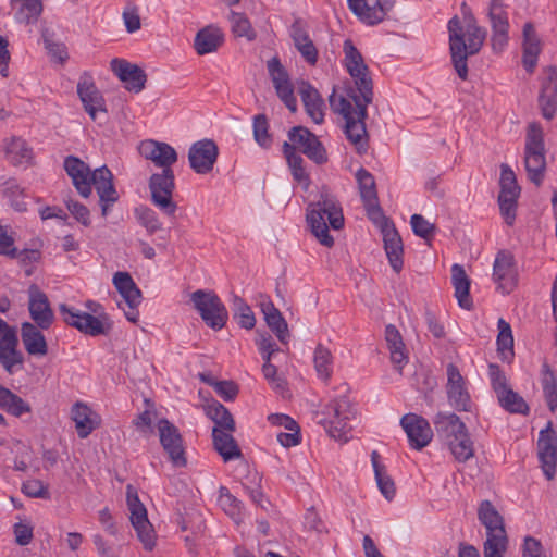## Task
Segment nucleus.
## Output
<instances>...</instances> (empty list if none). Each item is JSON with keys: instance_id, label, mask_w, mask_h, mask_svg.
Listing matches in <instances>:
<instances>
[{"instance_id": "f257e3e1", "label": "nucleus", "mask_w": 557, "mask_h": 557, "mask_svg": "<svg viewBox=\"0 0 557 557\" xmlns=\"http://www.w3.org/2000/svg\"><path fill=\"white\" fill-rule=\"evenodd\" d=\"M64 170L82 197L88 198L91 195L92 186L95 187L99 196L101 215L106 218L119 200L112 172L106 165L91 172L84 161L74 156L65 158Z\"/></svg>"}, {"instance_id": "f03ea898", "label": "nucleus", "mask_w": 557, "mask_h": 557, "mask_svg": "<svg viewBox=\"0 0 557 557\" xmlns=\"http://www.w3.org/2000/svg\"><path fill=\"white\" fill-rule=\"evenodd\" d=\"M467 10L468 7L463 2L466 29L457 15L448 22L451 63L462 81L468 78V58L479 53L486 37V30L476 24L475 17L471 13L468 14Z\"/></svg>"}, {"instance_id": "7ed1b4c3", "label": "nucleus", "mask_w": 557, "mask_h": 557, "mask_svg": "<svg viewBox=\"0 0 557 557\" xmlns=\"http://www.w3.org/2000/svg\"><path fill=\"white\" fill-rule=\"evenodd\" d=\"M330 106L335 113L341 114L345 120V134L348 140L356 146L359 153L368 149V132L366 119L368 117L366 102L356 94V90L348 88L345 96H337L335 91L330 96Z\"/></svg>"}, {"instance_id": "20e7f679", "label": "nucleus", "mask_w": 557, "mask_h": 557, "mask_svg": "<svg viewBox=\"0 0 557 557\" xmlns=\"http://www.w3.org/2000/svg\"><path fill=\"white\" fill-rule=\"evenodd\" d=\"M311 233L325 247L334 245L330 235L329 225L337 231L344 226V215L338 201L327 190L323 189L320 199L307 208L306 215Z\"/></svg>"}, {"instance_id": "39448f33", "label": "nucleus", "mask_w": 557, "mask_h": 557, "mask_svg": "<svg viewBox=\"0 0 557 557\" xmlns=\"http://www.w3.org/2000/svg\"><path fill=\"white\" fill-rule=\"evenodd\" d=\"M342 392H348L346 384L342 386ZM352 416L354 409L346 394L334 397L321 410L314 412V419L327 434L334 440L344 442L348 441V434L351 431L349 421Z\"/></svg>"}, {"instance_id": "423d86ee", "label": "nucleus", "mask_w": 557, "mask_h": 557, "mask_svg": "<svg viewBox=\"0 0 557 557\" xmlns=\"http://www.w3.org/2000/svg\"><path fill=\"white\" fill-rule=\"evenodd\" d=\"M342 392H348L346 384L342 386ZM352 416L354 409L346 394L334 397L321 410L314 412V419L327 434L334 440L344 442L348 441V434L351 431L349 421Z\"/></svg>"}, {"instance_id": "0eeeda50", "label": "nucleus", "mask_w": 557, "mask_h": 557, "mask_svg": "<svg viewBox=\"0 0 557 557\" xmlns=\"http://www.w3.org/2000/svg\"><path fill=\"white\" fill-rule=\"evenodd\" d=\"M524 166L529 180L536 186H540L546 170V159L543 129L539 123H531L528 127L524 147Z\"/></svg>"}, {"instance_id": "6e6552de", "label": "nucleus", "mask_w": 557, "mask_h": 557, "mask_svg": "<svg viewBox=\"0 0 557 557\" xmlns=\"http://www.w3.org/2000/svg\"><path fill=\"white\" fill-rule=\"evenodd\" d=\"M344 53H345V66L352 77L356 94L361 98H364L366 102H372L373 100V83L369 76V69L363 61V57L360 51L356 48L350 39L344 41Z\"/></svg>"}, {"instance_id": "1a4fd4ad", "label": "nucleus", "mask_w": 557, "mask_h": 557, "mask_svg": "<svg viewBox=\"0 0 557 557\" xmlns=\"http://www.w3.org/2000/svg\"><path fill=\"white\" fill-rule=\"evenodd\" d=\"M190 301L202 321L213 330L225 326L228 312L220 297L213 290L197 289L190 295Z\"/></svg>"}, {"instance_id": "9d476101", "label": "nucleus", "mask_w": 557, "mask_h": 557, "mask_svg": "<svg viewBox=\"0 0 557 557\" xmlns=\"http://www.w3.org/2000/svg\"><path fill=\"white\" fill-rule=\"evenodd\" d=\"M59 311L67 325L88 336L107 335L112 329V324L106 314L96 317L65 304L59 306Z\"/></svg>"}, {"instance_id": "9b49d317", "label": "nucleus", "mask_w": 557, "mask_h": 557, "mask_svg": "<svg viewBox=\"0 0 557 557\" xmlns=\"http://www.w3.org/2000/svg\"><path fill=\"white\" fill-rule=\"evenodd\" d=\"M174 189L175 176L172 169L153 173L149 178L151 202L168 216H174L177 210V205L173 200Z\"/></svg>"}, {"instance_id": "f8f14e48", "label": "nucleus", "mask_w": 557, "mask_h": 557, "mask_svg": "<svg viewBox=\"0 0 557 557\" xmlns=\"http://www.w3.org/2000/svg\"><path fill=\"white\" fill-rule=\"evenodd\" d=\"M126 502L129 510V520L138 540L145 549L152 550L156 545V533L147 517V509L139 500L137 491L128 484L126 486Z\"/></svg>"}, {"instance_id": "ddd939ff", "label": "nucleus", "mask_w": 557, "mask_h": 557, "mask_svg": "<svg viewBox=\"0 0 557 557\" xmlns=\"http://www.w3.org/2000/svg\"><path fill=\"white\" fill-rule=\"evenodd\" d=\"M289 146L294 151H300L317 164L327 161L326 151L318 137L307 127L294 126L288 131Z\"/></svg>"}, {"instance_id": "4468645a", "label": "nucleus", "mask_w": 557, "mask_h": 557, "mask_svg": "<svg viewBox=\"0 0 557 557\" xmlns=\"http://www.w3.org/2000/svg\"><path fill=\"white\" fill-rule=\"evenodd\" d=\"M160 443L174 467H185L187 459L183 437L178 429L166 419L158 422Z\"/></svg>"}, {"instance_id": "2eb2a0df", "label": "nucleus", "mask_w": 557, "mask_h": 557, "mask_svg": "<svg viewBox=\"0 0 557 557\" xmlns=\"http://www.w3.org/2000/svg\"><path fill=\"white\" fill-rule=\"evenodd\" d=\"M487 15L492 28V48L502 52L509 41V21L503 0H490Z\"/></svg>"}, {"instance_id": "dca6fc26", "label": "nucleus", "mask_w": 557, "mask_h": 557, "mask_svg": "<svg viewBox=\"0 0 557 557\" xmlns=\"http://www.w3.org/2000/svg\"><path fill=\"white\" fill-rule=\"evenodd\" d=\"M493 280L502 294L511 293L518 284V270L513 255L508 250H499L493 264Z\"/></svg>"}, {"instance_id": "f3484780", "label": "nucleus", "mask_w": 557, "mask_h": 557, "mask_svg": "<svg viewBox=\"0 0 557 557\" xmlns=\"http://www.w3.org/2000/svg\"><path fill=\"white\" fill-rule=\"evenodd\" d=\"M218 156L219 148L212 139L198 140L189 148V165L197 174H208L213 170Z\"/></svg>"}, {"instance_id": "a211bd4d", "label": "nucleus", "mask_w": 557, "mask_h": 557, "mask_svg": "<svg viewBox=\"0 0 557 557\" xmlns=\"http://www.w3.org/2000/svg\"><path fill=\"white\" fill-rule=\"evenodd\" d=\"M267 67L278 98L292 112H296L297 101L294 96V88L289 81L288 73L282 65L280 59L273 57L268 61Z\"/></svg>"}, {"instance_id": "6ab92c4d", "label": "nucleus", "mask_w": 557, "mask_h": 557, "mask_svg": "<svg viewBox=\"0 0 557 557\" xmlns=\"http://www.w3.org/2000/svg\"><path fill=\"white\" fill-rule=\"evenodd\" d=\"M447 398L451 407L458 411H471L472 401L470 394L465 386V380L459 369L454 364L447 366Z\"/></svg>"}, {"instance_id": "aec40b11", "label": "nucleus", "mask_w": 557, "mask_h": 557, "mask_svg": "<svg viewBox=\"0 0 557 557\" xmlns=\"http://www.w3.org/2000/svg\"><path fill=\"white\" fill-rule=\"evenodd\" d=\"M376 224L380 225L382 231L384 249L386 251L388 262L392 269L396 273H399L404 265V247L401 237L395 228V225L385 215H383V219H380Z\"/></svg>"}, {"instance_id": "412c9836", "label": "nucleus", "mask_w": 557, "mask_h": 557, "mask_svg": "<svg viewBox=\"0 0 557 557\" xmlns=\"http://www.w3.org/2000/svg\"><path fill=\"white\" fill-rule=\"evenodd\" d=\"M400 425L407 434L410 446L420 450L433 437V431L426 419L416 413H407L400 419Z\"/></svg>"}, {"instance_id": "4be33fe9", "label": "nucleus", "mask_w": 557, "mask_h": 557, "mask_svg": "<svg viewBox=\"0 0 557 557\" xmlns=\"http://www.w3.org/2000/svg\"><path fill=\"white\" fill-rule=\"evenodd\" d=\"M356 180L368 216L377 223L380 219H383L384 213L379 205L374 177L369 171L361 168L356 173Z\"/></svg>"}, {"instance_id": "5701e85b", "label": "nucleus", "mask_w": 557, "mask_h": 557, "mask_svg": "<svg viewBox=\"0 0 557 557\" xmlns=\"http://www.w3.org/2000/svg\"><path fill=\"white\" fill-rule=\"evenodd\" d=\"M537 449L544 474L548 480H552L557 463V435L552 429V422H548L547 428L540 432Z\"/></svg>"}, {"instance_id": "b1692460", "label": "nucleus", "mask_w": 557, "mask_h": 557, "mask_svg": "<svg viewBox=\"0 0 557 557\" xmlns=\"http://www.w3.org/2000/svg\"><path fill=\"white\" fill-rule=\"evenodd\" d=\"M481 523L486 528V541L494 543H508L504 519L490 500H483L478 510Z\"/></svg>"}, {"instance_id": "393cba45", "label": "nucleus", "mask_w": 557, "mask_h": 557, "mask_svg": "<svg viewBox=\"0 0 557 557\" xmlns=\"http://www.w3.org/2000/svg\"><path fill=\"white\" fill-rule=\"evenodd\" d=\"M77 94L91 120L95 121L99 112H106L104 99L89 73L85 72L81 75L77 83Z\"/></svg>"}, {"instance_id": "a878e982", "label": "nucleus", "mask_w": 557, "mask_h": 557, "mask_svg": "<svg viewBox=\"0 0 557 557\" xmlns=\"http://www.w3.org/2000/svg\"><path fill=\"white\" fill-rule=\"evenodd\" d=\"M110 69L125 84L127 90L139 92L145 88L147 75L138 65L115 58L111 60Z\"/></svg>"}, {"instance_id": "bb28decb", "label": "nucleus", "mask_w": 557, "mask_h": 557, "mask_svg": "<svg viewBox=\"0 0 557 557\" xmlns=\"http://www.w3.org/2000/svg\"><path fill=\"white\" fill-rule=\"evenodd\" d=\"M28 310L30 318L41 330H47L53 322V312L47 295L39 289L36 284H32L28 288Z\"/></svg>"}, {"instance_id": "cd10ccee", "label": "nucleus", "mask_w": 557, "mask_h": 557, "mask_svg": "<svg viewBox=\"0 0 557 557\" xmlns=\"http://www.w3.org/2000/svg\"><path fill=\"white\" fill-rule=\"evenodd\" d=\"M139 153L147 160L152 161L162 170L171 169L177 161L175 149L166 143L146 139L139 145Z\"/></svg>"}, {"instance_id": "c85d7f7f", "label": "nucleus", "mask_w": 557, "mask_h": 557, "mask_svg": "<svg viewBox=\"0 0 557 557\" xmlns=\"http://www.w3.org/2000/svg\"><path fill=\"white\" fill-rule=\"evenodd\" d=\"M539 108L546 120L554 119L557 112V72L549 67L543 79L539 95Z\"/></svg>"}, {"instance_id": "c756f323", "label": "nucleus", "mask_w": 557, "mask_h": 557, "mask_svg": "<svg viewBox=\"0 0 557 557\" xmlns=\"http://www.w3.org/2000/svg\"><path fill=\"white\" fill-rule=\"evenodd\" d=\"M522 64L528 73H533L542 51V41L533 23L527 22L522 28Z\"/></svg>"}, {"instance_id": "7c9ffc66", "label": "nucleus", "mask_w": 557, "mask_h": 557, "mask_svg": "<svg viewBox=\"0 0 557 557\" xmlns=\"http://www.w3.org/2000/svg\"><path fill=\"white\" fill-rule=\"evenodd\" d=\"M289 35L294 41V46L306 62L310 65H314L318 62L319 52L301 20H296L292 24Z\"/></svg>"}, {"instance_id": "2f4dec72", "label": "nucleus", "mask_w": 557, "mask_h": 557, "mask_svg": "<svg viewBox=\"0 0 557 557\" xmlns=\"http://www.w3.org/2000/svg\"><path fill=\"white\" fill-rule=\"evenodd\" d=\"M349 9L367 25H376L384 21L386 12L380 0H347Z\"/></svg>"}, {"instance_id": "473e14b6", "label": "nucleus", "mask_w": 557, "mask_h": 557, "mask_svg": "<svg viewBox=\"0 0 557 557\" xmlns=\"http://www.w3.org/2000/svg\"><path fill=\"white\" fill-rule=\"evenodd\" d=\"M433 424L436 434L446 443L467 431L466 424L453 412H437Z\"/></svg>"}, {"instance_id": "72a5a7b5", "label": "nucleus", "mask_w": 557, "mask_h": 557, "mask_svg": "<svg viewBox=\"0 0 557 557\" xmlns=\"http://www.w3.org/2000/svg\"><path fill=\"white\" fill-rule=\"evenodd\" d=\"M299 95L306 113L315 124H321L324 120V101L319 91L309 83L302 82L299 87Z\"/></svg>"}, {"instance_id": "f704fd0d", "label": "nucleus", "mask_w": 557, "mask_h": 557, "mask_svg": "<svg viewBox=\"0 0 557 557\" xmlns=\"http://www.w3.org/2000/svg\"><path fill=\"white\" fill-rule=\"evenodd\" d=\"M224 41L223 33L219 27L209 25L197 32L194 48L199 55L215 52Z\"/></svg>"}, {"instance_id": "c9c22d12", "label": "nucleus", "mask_w": 557, "mask_h": 557, "mask_svg": "<svg viewBox=\"0 0 557 557\" xmlns=\"http://www.w3.org/2000/svg\"><path fill=\"white\" fill-rule=\"evenodd\" d=\"M71 414L79 438H86L99 424L98 416L85 404H74Z\"/></svg>"}, {"instance_id": "e433bc0d", "label": "nucleus", "mask_w": 557, "mask_h": 557, "mask_svg": "<svg viewBox=\"0 0 557 557\" xmlns=\"http://www.w3.org/2000/svg\"><path fill=\"white\" fill-rule=\"evenodd\" d=\"M40 327L24 322L21 327V337L26 351L33 356H45L48 352V345Z\"/></svg>"}, {"instance_id": "4c0bfd02", "label": "nucleus", "mask_w": 557, "mask_h": 557, "mask_svg": "<svg viewBox=\"0 0 557 557\" xmlns=\"http://www.w3.org/2000/svg\"><path fill=\"white\" fill-rule=\"evenodd\" d=\"M10 5L15 21L20 24H35L42 13L41 0H10Z\"/></svg>"}, {"instance_id": "58836bf2", "label": "nucleus", "mask_w": 557, "mask_h": 557, "mask_svg": "<svg viewBox=\"0 0 557 557\" xmlns=\"http://www.w3.org/2000/svg\"><path fill=\"white\" fill-rule=\"evenodd\" d=\"M231 433L219 428L212 430L214 448L225 462L242 457V451Z\"/></svg>"}, {"instance_id": "ea45409f", "label": "nucleus", "mask_w": 557, "mask_h": 557, "mask_svg": "<svg viewBox=\"0 0 557 557\" xmlns=\"http://www.w3.org/2000/svg\"><path fill=\"white\" fill-rule=\"evenodd\" d=\"M261 310L268 326L281 343L286 344L289 337L288 325L280 310L271 301L262 302Z\"/></svg>"}, {"instance_id": "a19ab883", "label": "nucleus", "mask_w": 557, "mask_h": 557, "mask_svg": "<svg viewBox=\"0 0 557 557\" xmlns=\"http://www.w3.org/2000/svg\"><path fill=\"white\" fill-rule=\"evenodd\" d=\"M2 149L7 160L14 165L28 163L33 158L32 149L21 137L3 139Z\"/></svg>"}, {"instance_id": "79ce46f5", "label": "nucleus", "mask_w": 557, "mask_h": 557, "mask_svg": "<svg viewBox=\"0 0 557 557\" xmlns=\"http://www.w3.org/2000/svg\"><path fill=\"white\" fill-rule=\"evenodd\" d=\"M451 283L458 305L463 309H471L472 300L469 295L470 280L462 265L456 263L451 267Z\"/></svg>"}, {"instance_id": "37998d69", "label": "nucleus", "mask_w": 557, "mask_h": 557, "mask_svg": "<svg viewBox=\"0 0 557 557\" xmlns=\"http://www.w3.org/2000/svg\"><path fill=\"white\" fill-rule=\"evenodd\" d=\"M113 284L126 304L139 306L141 292L127 272H116L113 276Z\"/></svg>"}, {"instance_id": "c03bdc74", "label": "nucleus", "mask_w": 557, "mask_h": 557, "mask_svg": "<svg viewBox=\"0 0 557 557\" xmlns=\"http://www.w3.org/2000/svg\"><path fill=\"white\" fill-rule=\"evenodd\" d=\"M385 339L391 352V360L394 364L401 370L403 366L407 363L408 357L405 352V344L399 331L392 324L385 329Z\"/></svg>"}, {"instance_id": "a18cd8bd", "label": "nucleus", "mask_w": 557, "mask_h": 557, "mask_svg": "<svg viewBox=\"0 0 557 557\" xmlns=\"http://www.w3.org/2000/svg\"><path fill=\"white\" fill-rule=\"evenodd\" d=\"M0 408L14 417H21L32 411L26 401L2 385H0Z\"/></svg>"}, {"instance_id": "49530a36", "label": "nucleus", "mask_w": 557, "mask_h": 557, "mask_svg": "<svg viewBox=\"0 0 557 557\" xmlns=\"http://www.w3.org/2000/svg\"><path fill=\"white\" fill-rule=\"evenodd\" d=\"M16 334L4 335L3 341H0V363L8 372H12V367L14 364L23 362V358L16 350Z\"/></svg>"}, {"instance_id": "de8ad7c7", "label": "nucleus", "mask_w": 557, "mask_h": 557, "mask_svg": "<svg viewBox=\"0 0 557 557\" xmlns=\"http://www.w3.org/2000/svg\"><path fill=\"white\" fill-rule=\"evenodd\" d=\"M541 385L549 410L555 412L557 409V377L549 364L546 362L542 364Z\"/></svg>"}, {"instance_id": "09e8293b", "label": "nucleus", "mask_w": 557, "mask_h": 557, "mask_svg": "<svg viewBox=\"0 0 557 557\" xmlns=\"http://www.w3.org/2000/svg\"><path fill=\"white\" fill-rule=\"evenodd\" d=\"M379 458L380 456L377 451H372L371 461L374 469L376 483L384 497L388 500H392L396 493L395 484L391 476L386 473L385 467L380 463Z\"/></svg>"}, {"instance_id": "8fccbe9b", "label": "nucleus", "mask_w": 557, "mask_h": 557, "mask_svg": "<svg viewBox=\"0 0 557 557\" xmlns=\"http://www.w3.org/2000/svg\"><path fill=\"white\" fill-rule=\"evenodd\" d=\"M219 505L235 523L239 524L244 519L243 505L239 499L231 494L230 490L221 486L219 490Z\"/></svg>"}, {"instance_id": "3c124183", "label": "nucleus", "mask_w": 557, "mask_h": 557, "mask_svg": "<svg viewBox=\"0 0 557 557\" xmlns=\"http://www.w3.org/2000/svg\"><path fill=\"white\" fill-rule=\"evenodd\" d=\"M447 445L455 459L459 462H466L474 456L473 442L470 438L468 430L460 434V436L449 440Z\"/></svg>"}, {"instance_id": "603ef678", "label": "nucleus", "mask_w": 557, "mask_h": 557, "mask_svg": "<svg viewBox=\"0 0 557 557\" xmlns=\"http://www.w3.org/2000/svg\"><path fill=\"white\" fill-rule=\"evenodd\" d=\"M207 416L214 421L220 430L234 432L235 421L231 412L220 403L215 401L207 407Z\"/></svg>"}, {"instance_id": "864d4df0", "label": "nucleus", "mask_w": 557, "mask_h": 557, "mask_svg": "<svg viewBox=\"0 0 557 557\" xmlns=\"http://www.w3.org/2000/svg\"><path fill=\"white\" fill-rule=\"evenodd\" d=\"M313 362L319 377L327 381L333 372V356L330 349L319 344L314 350Z\"/></svg>"}, {"instance_id": "5fc2aeb1", "label": "nucleus", "mask_w": 557, "mask_h": 557, "mask_svg": "<svg viewBox=\"0 0 557 557\" xmlns=\"http://www.w3.org/2000/svg\"><path fill=\"white\" fill-rule=\"evenodd\" d=\"M134 214L138 223L146 228L149 235H152L162 228V223L151 208L147 206H139L135 208Z\"/></svg>"}, {"instance_id": "6e6d98bb", "label": "nucleus", "mask_w": 557, "mask_h": 557, "mask_svg": "<svg viewBox=\"0 0 557 557\" xmlns=\"http://www.w3.org/2000/svg\"><path fill=\"white\" fill-rule=\"evenodd\" d=\"M500 406L509 412L527 414L529 407L524 399L511 388L497 395Z\"/></svg>"}, {"instance_id": "4d7b16f0", "label": "nucleus", "mask_w": 557, "mask_h": 557, "mask_svg": "<svg viewBox=\"0 0 557 557\" xmlns=\"http://www.w3.org/2000/svg\"><path fill=\"white\" fill-rule=\"evenodd\" d=\"M230 22L232 32L238 37H245L249 41L256 39V32L253 30L250 21L244 13L232 11L230 14Z\"/></svg>"}, {"instance_id": "13d9d810", "label": "nucleus", "mask_w": 557, "mask_h": 557, "mask_svg": "<svg viewBox=\"0 0 557 557\" xmlns=\"http://www.w3.org/2000/svg\"><path fill=\"white\" fill-rule=\"evenodd\" d=\"M234 315L238 319V324L247 330L255 327L256 318L251 308L239 296L233 297Z\"/></svg>"}, {"instance_id": "bf43d9fd", "label": "nucleus", "mask_w": 557, "mask_h": 557, "mask_svg": "<svg viewBox=\"0 0 557 557\" xmlns=\"http://www.w3.org/2000/svg\"><path fill=\"white\" fill-rule=\"evenodd\" d=\"M264 363L262 366V373L264 379L269 382L274 391L284 394L286 391V381L277 375V368L271 363L269 356H263Z\"/></svg>"}, {"instance_id": "052dcab7", "label": "nucleus", "mask_w": 557, "mask_h": 557, "mask_svg": "<svg viewBox=\"0 0 557 557\" xmlns=\"http://www.w3.org/2000/svg\"><path fill=\"white\" fill-rule=\"evenodd\" d=\"M253 137L255 140L263 148H269L272 138L269 134L268 119L264 114H258L253 117Z\"/></svg>"}, {"instance_id": "680f3d73", "label": "nucleus", "mask_w": 557, "mask_h": 557, "mask_svg": "<svg viewBox=\"0 0 557 557\" xmlns=\"http://www.w3.org/2000/svg\"><path fill=\"white\" fill-rule=\"evenodd\" d=\"M498 336H497V346L498 350L502 354L509 352L512 355L513 349V336L511 332V326L504 319L498 320Z\"/></svg>"}, {"instance_id": "e2e57ef3", "label": "nucleus", "mask_w": 557, "mask_h": 557, "mask_svg": "<svg viewBox=\"0 0 557 557\" xmlns=\"http://www.w3.org/2000/svg\"><path fill=\"white\" fill-rule=\"evenodd\" d=\"M22 492L32 498L49 499L50 493L48 486L38 479L27 480L22 485Z\"/></svg>"}, {"instance_id": "0e129e2a", "label": "nucleus", "mask_w": 557, "mask_h": 557, "mask_svg": "<svg viewBox=\"0 0 557 557\" xmlns=\"http://www.w3.org/2000/svg\"><path fill=\"white\" fill-rule=\"evenodd\" d=\"M413 233L424 239H429L435 233V225L430 223L421 214H413L410 219Z\"/></svg>"}, {"instance_id": "69168bd1", "label": "nucleus", "mask_w": 557, "mask_h": 557, "mask_svg": "<svg viewBox=\"0 0 557 557\" xmlns=\"http://www.w3.org/2000/svg\"><path fill=\"white\" fill-rule=\"evenodd\" d=\"M123 21L128 33H135L140 29V16L138 8L133 3H127L123 11Z\"/></svg>"}, {"instance_id": "338daca9", "label": "nucleus", "mask_w": 557, "mask_h": 557, "mask_svg": "<svg viewBox=\"0 0 557 557\" xmlns=\"http://www.w3.org/2000/svg\"><path fill=\"white\" fill-rule=\"evenodd\" d=\"M488 374L491 377L492 387L496 395H499L500 393H504L510 388L508 387L506 375L500 370L499 366L493 363L490 364Z\"/></svg>"}, {"instance_id": "774afa93", "label": "nucleus", "mask_w": 557, "mask_h": 557, "mask_svg": "<svg viewBox=\"0 0 557 557\" xmlns=\"http://www.w3.org/2000/svg\"><path fill=\"white\" fill-rule=\"evenodd\" d=\"M15 542L21 546L28 545L34 537V527L30 522H18L13 525Z\"/></svg>"}]
</instances>
